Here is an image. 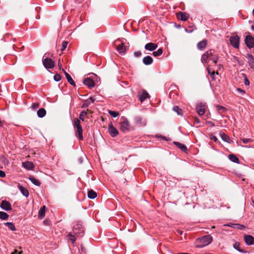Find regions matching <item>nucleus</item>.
<instances>
[{"instance_id": "obj_57", "label": "nucleus", "mask_w": 254, "mask_h": 254, "mask_svg": "<svg viewBox=\"0 0 254 254\" xmlns=\"http://www.w3.org/2000/svg\"><path fill=\"white\" fill-rule=\"evenodd\" d=\"M60 60L59 61V62H58V66H59L60 68H61L62 67V64L60 63Z\"/></svg>"}, {"instance_id": "obj_52", "label": "nucleus", "mask_w": 254, "mask_h": 254, "mask_svg": "<svg viewBox=\"0 0 254 254\" xmlns=\"http://www.w3.org/2000/svg\"><path fill=\"white\" fill-rule=\"evenodd\" d=\"M210 139H211L212 140L214 141L215 142H216L218 141V139L215 136L212 135L210 136Z\"/></svg>"}, {"instance_id": "obj_53", "label": "nucleus", "mask_w": 254, "mask_h": 254, "mask_svg": "<svg viewBox=\"0 0 254 254\" xmlns=\"http://www.w3.org/2000/svg\"><path fill=\"white\" fill-rule=\"evenodd\" d=\"M5 176V173L3 171L0 170V177L3 178Z\"/></svg>"}, {"instance_id": "obj_33", "label": "nucleus", "mask_w": 254, "mask_h": 254, "mask_svg": "<svg viewBox=\"0 0 254 254\" xmlns=\"http://www.w3.org/2000/svg\"><path fill=\"white\" fill-rule=\"evenodd\" d=\"M8 215L3 211H0V219L2 220H6L8 218Z\"/></svg>"}, {"instance_id": "obj_25", "label": "nucleus", "mask_w": 254, "mask_h": 254, "mask_svg": "<svg viewBox=\"0 0 254 254\" xmlns=\"http://www.w3.org/2000/svg\"><path fill=\"white\" fill-rule=\"evenodd\" d=\"M19 189L21 193L25 197H28L29 195V192L28 190L22 186H19Z\"/></svg>"}, {"instance_id": "obj_19", "label": "nucleus", "mask_w": 254, "mask_h": 254, "mask_svg": "<svg viewBox=\"0 0 254 254\" xmlns=\"http://www.w3.org/2000/svg\"><path fill=\"white\" fill-rule=\"evenodd\" d=\"M153 59L149 56H146L143 59V63L145 65H150L153 63Z\"/></svg>"}, {"instance_id": "obj_7", "label": "nucleus", "mask_w": 254, "mask_h": 254, "mask_svg": "<svg viewBox=\"0 0 254 254\" xmlns=\"http://www.w3.org/2000/svg\"><path fill=\"white\" fill-rule=\"evenodd\" d=\"M134 122L136 125L139 127L145 126L146 125V120L139 116H137L134 117Z\"/></svg>"}, {"instance_id": "obj_36", "label": "nucleus", "mask_w": 254, "mask_h": 254, "mask_svg": "<svg viewBox=\"0 0 254 254\" xmlns=\"http://www.w3.org/2000/svg\"><path fill=\"white\" fill-rule=\"evenodd\" d=\"M87 115V114L86 111H82L79 114V119L81 120L82 121H84V117L85 116H86Z\"/></svg>"}, {"instance_id": "obj_26", "label": "nucleus", "mask_w": 254, "mask_h": 254, "mask_svg": "<svg viewBox=\"0 0 254 254\" xmlns=\"http://www.w3.org/2000/svg\"><path fill=\"white\" fill-rule=\"evenodd\" d=\"M228 158L230 161L233 162L239 163V158L234 154H230L229 155Z\"/></svg>"}, {"instance_id": "obj_45", "label": "nucleus", "mask_w": 254, "mask_h": 254, "mask_svg": "<svg viewBox=\"0 0 254 254\" xmlns=\"http://www.w3.org/2000/svg\"><path fill=\"white\" fill-rule=\"evenodd\" d=\"M236 91L238 94H239L241 95H243L245 93V91L244 90L239 88H237Z\"/></svg>"}, {"instance_id": "obj_12", "label": "nucleus", "mask_w": 254, "mask_h": 254, "mask_svg": "<svg viewBox=\"0 0 254 254\" xmlns=\"http://www.w3.org/2000/svg\"><path fill=\"white\" fill-rule=\"evenodd\" d=\"M1 208L6 211H8L11 209V206L10 203L6 200H2L0 204Z\"/></svg>"}, {"instance_id": "obj_41", "label": "nucleus", "mask_w": 254, "mask_h": 254, "mask_svg": "<svg viewBox=\"0 0 254 254\" xmlns=\"http://www.w3.org/2000/svg\"><path fill=\"white\" fill-rule=\"evenodd\" d=\"M218 58H219V57H218V55L213 54V55L212 56L210 60H211L214 64H216L217 62V61L218 60Z\"/></svg>"}, {"instance_id": "obj_49", "label": "nucleus", "mask_w": 254, "mask_h": 254, "mask_svg": "<svg viewBox=\"0 0 254 254\" xmlns=\"http://www.w3.org/2000/svg\"><path fill=\"white\" fill-rule=\"evenodd\" d=\"M243 76L245 77V80H244V83L246 85H249L250 84V81L249 80H248L247 76L246 74H243Z\"/></svg>"}, {"instance_id": "obj_54", "label": "nucleus", "mask_w": 254, "mask_h": 254, "mask_svg": "<svg viewBox=\"0 0 254 254\" xmlns=\"http://www.w3.org/2000/svg\"><path fill=\"white\" fill-rule=\"evenodd\" d=\"M63 70L64 71L66 78L70 76V75L68 73H67L65 71H64V69H63Z\"/></svg>"}, {"instance_id": "obj_4", "label": "nucleus", "mask_w": 254, "mask_h": 254, "mask_svg": "<svg viewBox=\"0 0 254 254\" xmlns=\"http://www.w3.org/2000/svg\"><path fill=\"white\" fill-rule=\"evenodd\" d=\"M212 241V238L210 235H206L204 236L199 239H198V241L201 243L198 247L202 248L205 246L209 245L211 243Z\"/></svg>"}, {"instance_id": "obj_17", "label": "nucleus", "mask_w": 254, "mask_h": 254, "mask_svg": "<svg viewBox=\"0 0 254 254\" xmlns=\"http://www.w3.org/2000/svg\"><path fill=\"white\" fill-rule=\"evenodd\" d=\"M157 48V45L153 43H148L145 45V50L153 51Z\"/></svg>"}, {"instance_id": "obj_44", "label": "nucleus", "mask_w": 254, "mask_h": 254, "mask_svg": "<svg viewBox=\"0 0 254 254\" xmlns=\"http://www.w3.org/2000/svg\"><path fill=\"white\" fill-rule=\"evenodd\" d=\"M67 44H68V42L67 41H63L62 43L61 51H63L66 48Z\"/></svg>"}, {"instance_id": "obj_27", "label": "nucleus", "mask_w": 254, "mask_h": 254, "mask_svg": "<svg viewBox=\"0 0 254 254\" xmlns=\"http://www.w3.org/2000/svg\"><path fill=\"white\" fill-rule=\"evenodd\" d=\"M88 197L90 199H94L97 197V193L92 190L88 191Z\"/></svg>"}, {"instance_id": "obj_8", "label": "nucleus", "mask_w": 254, "mask_h": 254, "mask_svg": "<svg viewBox=\"0 0 254 254\" xmlns=\"http://www.w3.org/2000/svg\"><path fill=\"white\" fill-rule=\"evenodd\" d=\"M230 42L231 45L235 48H239L240 43V37L236 35L230 38Z\"/></svg>"}, {"instance_id": "obj_50", "label": "nucleus", "mask_w": 254, "mask_h": 254, "mask_svg": "<svg viewBox=\"0 0 254 254\" xmlns=\"http://www.w3.org/2000/svg\"><path fill=\"white\" fill-rule=\"evenodd\" d=\"M242 140L244 143H248L252 141V139L250 138H243Z\"/></svg>"}, {"instance_id": "obj_31", "label": "nucleus", "mask_w": 254, "mask_h": 254, "mask_svg": "<svg viewBox=\"0 0 254 254\" xmlns=\"http://www.w3.org/2000/svg\"><path fill=\"white\" fill-rule=\"evenodd\" d=\"M196 29V28L195 27V26L194 25H192V26H190L188 27L187 28H185V31L187 33H192L193 31H194Z\"/></svg>"}, {"instance_id": "obj_29", "label": "nucleus", "mask_w": 254, "mask_h": 254, "mask_svg": "<svg viewBox=\"0 0 254 254\" xmlns=\"http://www.w3.org/2000/svg\"><path fill=\"white\" fill-rule=\"evenodd\" d=\"M29 180L33 184L37 186H40L41 185L40 181L34 177H30Z\"/></svg>"}, {"instance_id": "obj_43", "label": "nucleus", "mask_w": 254, "mask_h": 254, "mask_svg": "<svg viewBox=\"0 0 254 254\" xmlns=\"http://www.w3.org/2000/svg\"><path fill=\"white\" fill-rule=\"evenodd\" d=\"M66 79L70 84L74 86H75V83L70 76L68 77Z\"/></svg>"}, {"instance_id": "obj_55", "label": "nucleus", "mask_w": 254, "mask_h": 254, "mask_svg": "<svg viewBox=\"0 0 254 254\" xmlns=\"http://www.w3.org/2000/svg\"><path fill=\"white\" fill-rule=\"evenodd\" d=\"M89 99L91 100V101L92 102V103H94V101H95V99L94 97H90L89 98Z\"/></svg>"}, {"instance_id": "obj_5", "label": "nucleus", "mask_w": 254, "mask_h": 254, "mask_svg": "<svg viewBox=\"0 0 254 254\" xmlns=\"http://www.w3.org/2000/svg\"><path fill=\"white\" fill-rule=\"evenodd\" d=\"M120 128L123 132H127L129 130V123L127 118L122 117L121 119V125Z\"/></svg>"}, {"instance_id": "obj_18", "label": "nucleus", "mask_w": 254, "mask_h": 254, "mask_svg": "<svg viewBox=\"0 0 254 254\" xmlns=\"http://www.w3.org/2000/svg\"><path fill=\"white\" fill-rule=\"evenodd\" d=\"M22 167L27 170H32L34 168V165L31 162L25 161V162L22 163Z\"/></svg>"}, {"instance_id": "obj_2", "label": "nucleus", "mask_w": 254, "mask_h": 254, "mask_svg": "<svg viewBox=\"0 0 254 254\" xmlns=\"http://www.w3.org/2000/svg\"><path fill=\"white\" fill-rule=\"evenodd\" d=\"M73 233L75 235L82 237L84 234V228L80 222H77L73 226Z\"/></svg>"}, {"instance_id": "obj_32", "label": "nucleus", "mask_w": 254, "mask_h": 254, "mask_svg": "<svg viewBox=\"0 0 254 254\" xmlns=\"http://www.w3.org/2000/svg\"><path fill=\"white\" fill-rule=\"evenodd\" d=\"M149 96L148 93L146 91H144L140 95L139 99L141 102L145 100Z\"/></svg>"}, {"instance_id": "obj_14", "label": "nucleus", "mask_w": 254, "mask_h": 254, "mask_svg": "<svg viewBox=\"0 0 254 254\" xmlns=\"http://www.w3.org/2000/svg\"><path fill=\"white\" fill-rule=\"evenodd\" d=\"M177 15L178 19L184 21H186L189 17V14L184 12H179Z\"/></svg>"}, {"instance_id": "obj_3", "label": "nucleus", "mask_w": 254, "mask_h": 254, "mask_svg": "<svg viewBox=\"0 0 254 254\" xmlns=\"http://www.w3.org/2000/svg\"><path fill=\"white\" fill-rule=\"evenodd\" d=\"M73 126L74 128H76V131L78 133V136L79 140H83V135H82V128L81 126L80 125V121L79 119L76 118L74 120L73 122Z\"/></svg>"}, {"instance_id": "obj_35", "label": "nucleus", "mask_w": 254, "mask_h": 254, "mask_svg": "<svg viewBox=\"0 0 254 254\" xmlns=\"http://www.w3.org/2000/svg\"><path fill=\"white\" fill-rule=\"evenodd\" d=\"M216 110L220 113H224L226 111V109L223 106L217 105L216 106Z\"/></svg>"}, {"instance_id": "obj_6", "label": "nucleus", "mask_w": 254, "mask_h": 254, "mask_svg": "<svg viewBox=\"0 0 254 254\" xmlns=\"http://www.w3.org/2000/svg\"><path fill=\"white\" fill-rule=\"evenodd\" d=\"M213 54H214V50H209L206 52L201 57V61L203 64L207 63L211 59Z\"/></svg>"}, {"instance_id": "obj_16", "label": "nucleus", "mask_w": 254, "mask_h": 254, "mask_svg": "<svg viewBox=\"0 0 254 254\" xmlns=\"http://www.w3.org/2000/svg\"><path fill=\"white\" fill-rule=\"evenodd\" d=\"M83 82L84 85L90 88L93 87L95 85V82L94 80L90 78H86L84 79Z\"/></svg>"}, {"instance_id": "obj_15", "label": "nucleus", "mask_w": 254, "mask_h": 254, "mask_svg": "<svg viewBox=\"0 0 254 254\" xmlns=\"http://www.w3.org/2000/svg\"><path fill=\"white\" fill-rule=\"evenodd\" d=\"M246 58L248 60L249 66L252 68H254V57L251 55L248 54L246 56Z\"/></svg>"}, {"instance_id": "obj_39", "label": "nucleus", "mask_w": 254, "mask_h": 254, "mask_svg": "<svg viewBox=\"0 0 254 254\" xmlns=\"http://www.w3.org/2000/svg\"><path fill=\"white\" fill-rule=\"evenodd\" d=\"M173 110L176 112L178 115H181L182 114V110L178 106L174 107Z\"/></svg>"}, {"instance_id": "obj_42", "label": "nucleus", "mask_w": 254, "mask_h": 254, "mask_svg": "<svg viewBox=\"0 0 254 254\" xmlns=\"http://www.w3.org/2000/svg\"><path fill=\"white\" fill-rule=\"evenodd\" d=\"M239 246H240V244L239 243H237V242L235 243L233 245V247L235 249H236V250H237L239 252H243V251L240 249Z\"/></svg>"}, {"instance_id": "obj_59", "label": "nucleus", "mask_w": 254, "mask_h": 254, "mask_svg": "<svg viewBox=\"0 0 254 254\" xmlns=\"http://www.w3.org/2000/svg\"><path fill=\"white\" fill-rule=\"evenodd\" d=\"M253 15L254 16V9L253 10Z\"/></svg>"}, {"instance_id": "obj_10", "label": "nucleus", "mask_w": 254, "mask_h": 254, "mask_svg": "<svg viewBox=\"0 0 254 254\" xmlns=\"http://www.w3.org/2000/svg\"><path fill=\"white\" fill-rule=\"evenodd\" d=\"M108 132L109 134L111 135V136L112 137L116 136L119 133V131L113 126L112 124H110L108 125Z\"/></svg>"}, {"instance_id": "obj_51", "label": "nucleus", "mask_w": 254, "mask_h": 254, "mask_svg": "<svg viewBox=\"0 0 254 254\" xmlns=\"http://www.w3.org/2000/svg\"><path fill=\"white\" fill-rule=\"evenodd\" d=\"M134 55L135 57H139L141 56V53L140 51H137L134 53Z\"/></svg>"}, {"instance_id": "obj_23", "label": "nucleus", "mask_w": 254, "mask_h": 254, "mask_svg": "<svg viewBox=\"0 0 254 254\" xmlns=\"http://www.w3.org/2000/svg\"><path fill=\"white\" fill-rule=\"evenodd\" d=\"M45 211H46V206L45 205L43 206L39 211L38 213V217L39 218L42 219L45 215Z\"/></svg>"}, {"instance_id": "obj_48", "label": "nucleus", "mask_w": 254, "mask_h": 254, "mask_svg": "<svg viewBox=\"0 0 254 254\" xmlns=\"http://www.w3.org/2000/svg\"><path fill=\"white\" fill-rule=\"evenodd\" d=\"M54 79L56 81H59L61 79V76L60 74H57L54 76Z\"/></svg>"}, {"instance_id": "obj_40", "label": "nucleus", "mask_w": 254, "mask_h": 254, "mask_svg": "<svg viewBox=\"0 0 254 254\" xmlns=\"http://www.w3.org/2000/svg\"><path fill=\"white\" fill-rule=\"evenodd\" d=\"M108 113L112 117L114 118H116L119 115L118 112L111 110H109Z\"/></svg>"}, {"instance_id": "obj_47", "label": "nucleus", "mask_w": 254, "mask_h": 254, "mask_svg": "<svg viewBox=\"0 0 254 254\" xmlns=\"http://www.w3.org/2000/svg\"><path fill=\"white\" fill-rule=\"evenodd\" d=\"M39 104L38 103H33L32 104L31 108L35 110L39 107Z\"/></svg>"}, {"instance_id": "obj_22", "label": "nucleus", "mask_w": 254, "mask_h": 254, "mask_svg": "<svg viewBox=\"0 0 254 254\" xmlns=\"http://www.w3.org/2000/svg\"><path fill=\"white\" fill-rule=\"evenodd\" d=\"M206 40H203L198 43L197 47L198 49L202 50L205 48L206 46Z\"/></svg>"}, {"instance_id": "obj_9", "label": "nucleus", "mask_w": 254, "mask_h": 254, "mask_svg": "<svg viewBox=\"0 0 254 254\" xmlns=\"http://www.w3.org/2000/svg\"><path fill=\"white\" fill-rule=\"evenodd\" d=\"M245 44L249 48H252L254 46V39L251 35H247L245 38Z\"/></svg>"}, {"instance_id": "obj_1", "label": "nucleus", "mask_w": 254, "mask_h": 254, "mask_svg": "<svg viewBox=\"0 0 254 254\" xmlns=\"http://www.w3.org/2000/svg\"><path fill=\"white\" fill-rule=\"evenodd\" d=\"M46 54L44 55L42 59V63L44 66L47 69H51L55 66V62L51 59L46 56Z\"/></svg>"}, {"instance_id": "obj_24", "label": "nucleus", "mask_w": 254, "mask_h": 254, "mask_svg": "<svg viewBox=\"0 0 254 254\" xmlns=\"http://www.w3.org/2000/svg\"><path fill=\"white\" fill-rule=\"evenodd\" d=\"M46 114V111L44 108H40L38 111H37V115L40 118H43L45 116Z\"/></svg>"}, {"instance_id": "obj_46", "label": "nucleus", "mask_w": 254, "mask_h": 254, "mask_svg": "<svg viewBox=\"0 0 254 254\" xmlns=\"http://www.w3.org/2000/svg\"><path fill=\"white\" fill-rule=\"evenodd\" d=\"M68 236H69L70 237V240L71 241L72 243L74 244L76 241V238L75 236L74 235H72L70 233L68 234Z\"/></svg>"}, {"instance_id": "obj_38", "label": "nucleus", "mask_w": 254, "mask_h": 254, "mask_svg": "<svg viewBox=\"0 0 254 254\" xmlns=\"http://www.w3.org/2000/svg\"><path fill=\"white\" fill-rule=\"evenodd\" d=\"M228 226H231V227L233 228H237L239 229H243L244 228H245V227L244 225H240L238 224H233L231 225H228Z\"/></svg>"}, {"instance_id": "obj_34", "label": "nucleus", "mask_w": 254, "mask_h": 254, "mask_svg": "<svg viewBox=\"0 0 254 254\" xmlns=\"http://www.w3.org/2000/svg\"><path fill=\"white\" fill-rule=\"evenodd\" d=\"M162 53H163V50L161 48H160L157 51H154L153 52V55L154 57H157V56H161L162 54Z\"/></svg>"}, {"instance_id": "obj_56", "label": "nucleus", "mask_w": 254, "mask_h": 254, "mask_svg": "<svg viewBox=\"0 0 254 254\" xmlns=\"http://www.w3.org/2000/svg\"><path fill=\"white\" fill-rule=\"evenodd\" d=\"M21 254V253H18L17 250H15L14 252L12 254Z\"/></svg>"}, {"instance_id": "obj_20", "label": "nucleus", "mask_w": 254, "mask_h": 254, "mask_svg": "<svg viewBox=\"0 0 254 254\" xmlns=\"http://www.w3.org/2000/svg\"><path fill=\"white\" fill-rule=\"evenodd\" d=\"M174 144H175L182 151L184 152H187V151H188L187 147L185 145L177 141H174Z\"/></svg>"}, {"instance_id": "obj_37", "label": "nucleus", "mask_w": 254, "mask_h": 254, "mask_svg": "<svg viewBox=\"0 0 254 254\" xmlns=\"http://www.w3.org/2000/svg\"><path fill=\"white\" fill-rule=\"evenodd\" d=\"M207 70L208 71V73L210 75L211 78L213 79H215V74H218V73L217 72H215L214 71H211L210 69L209 68H207Z\"/></svg>"}, {"instance_id": "obj_28", "label": "nucleus", "mask_w": 254, "mask_h": 254, "mask_svg": "<svg viewBox=\"0 0 254 254\" xmlns=\"http://www.w3.org/2000/svg\"><path fill=\"white\" fill-rule=\"evenodd\" d=\"M220 136L222 139L227 142L230 143V137L226 135L225 133L222 132L220 133Z\"/></svg>"}, {"instance_id": "obj_30", "label": "nucleus", "mask_w": 254, "mask_h": 254, "mask_svg": "<svg viewBox=\"0 0 254 254\" xmlns=\"http://www.w3.org/2000/svg\"><path fill=\"white\" fill-rule=\"evenodd\" d=\"M4 225L6 226L9 229L13 231L16 230V228L14 224L11 222H6L4 223Z\"/></svg>"}, {"instance_id": "obj_58", "label": "nucleus", "mask_w": 254, "mask_h": 254, "mask_svg": "<svg viewBox=\"0 0 254 254\" xmlns=\"http://www.w3.org/2000/svg\"><path fill=\"white\" fill-rule=\"evenodd\" d=\"M89 105V103H84L83 105V107H87Z\"/></svg>"}, {"instance_id": "obj_13", "label": "nucleus", "mask_w": 254, "mask_h": 254, "mask_svg": "<svg viewBox=\"0 0 254 254\" xmlns=\"http://www.w3.org/2000/svg\"><path fill=\"white\" fill-rule=\"evenodd\" d=\"M244 240L248 245H254V238L251 235H247L244 236Z\"/></svg>"}, {"instance_id": "obj_21", "label": "nucleus", "mask_w": 254, "mask_h": 254, "mask_svg": "<svg viewBox=\"0 0 254 254\" xmlns=\"http://www.w3.org/2000/svg\"><path fill=\"white\" fill-rule=\"evenodd\" d=\"M117 50L120 54L123 55L126 52V48L124 43H121L117 47Z\"/></svg>"}, {"instance_id": "obj_11", "label": "nucleus", "mask_w": 254, "mask_h": 254, "mask_svg": "<svg viewBox=\"0 0 254 254\" xmlns=\"http://www.w3.org/2000/svg\"><path fill=\"white\" fill-rule=\"evenodd\" d=\"M205 104H203L202 103L198 104L197 105L196 109L197 112L199 116H202L204 114L205 112Z\"/></svg>"}, {"instance_id": "obj_60", "label": "nucleus", "mask_w": 254, "mask_h": 254, "mask_svg": "<svg viewBox=\"0 0 254 254\" xmlns=\"http://www.w3.org/2000/svg\"><path fill=\"white\" fill-rule=\"evenodd\" d=\"M252 29H254V25H253V26H252Z\"/></svg>"}]
</instances>
